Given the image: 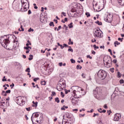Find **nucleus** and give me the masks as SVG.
I'll return each mask as SVG.
<instances>
[{
  "label": "nucleus",
  "instance_id": "f257e3e1",
  "mask_svg": "<svg viewBox=\"0 0 124 124\" xmlns=\"http://www.w3.org/2000/svg\"><path fill=\"white\" fill-rule=\"evenodd\" d=\"M14 37H16L14 35H6L4 36V39H2V41H1L0 43L1 45L4 48H5L7 50H11L9 47H7V46L10 42L11 41V38H14Z\"/></svg>",
  "mask_w": 124,
  "mask_h": 124
},
{
  "label": "nucleus",
  "instance_id": "f03ea898",
  "mask_svg": "<svg viewBox=\"0 0 124 124\" xmlns=\"http://www.w3.org/2000/svg\"><path fill=\"white\" fill-rule=\"evenodd\" d=\"M72 90H73L74 97H75V98H80L81 97V92H83V89L78 86H73Z\"/></svg>",
  "mask_w": 124,
  "mask_h": 124
},
{
  "label": "nucleus",
  "instance_id": "7ed1b4c3",
  "mask_svg": "<svg viewBox=\"0 0 124 124\" xmlns=\"http://www.w3.org/2000/svg\"><path fill=\"white\" fill-rule=\"evenodd\" d=\"M66 87V84L65 83V80H63V78H61L58 84L57 89L60 92L62 91L63 89Z\"/></svg>",
  "mask_w": 124,
  "mask_h": 124
},
{
  "label": "nucleus",
  "instance_id": "20e7f679",
  "mask_svg": "<svg viewBox=\"0 0 124 124\" xmlns=\"http://www.w3.org/2000/svg\"><path fill=\"white\" fill-rule=\"evenodd\" d=\"M22 3V7L20 9V11H28L29 8H30V2L28 0H26V1H21Z\"/></svg>",
  "mask_w": 124,
  "mask_h": 124
},
{
  "label": "nucleus",
  "instance_id": "39448f33",
  "mask_svg": "<svg viewBox=\"0 0 124 124\" xmlns=\"http://www.w3.org/2000/svg\"><path fill=\"white\" fill-rule=\"evenodd\" d=\"M93 35L94 37L102 38V37H103V33L102 32V31L100 30V29L97 28L93 32Z\"/></svg>",
  "mask_w": 124,
  "mask_h": 124
},
{
  "label": "nucleus",
  "instance_id": "423d86ee",
  "mask_svg": "<svg viewBox=\"0 0 124 124\" xmlns=\"http://www.w3.org/2000/svg\"><path fill=\"white\" fill-rule=\"evenodd\" d=\"M97 76L99 78L102 79V80H104L105 78H106L107 74L105 71L103 70H100L97 73Z\"/></svg>",
  "mask_w": 124,
  "mask_h": 124
},
{
  "label": "nucleus",
  "instance_id": "0eeeda50",
  "mask_svg": "<svg viewBox=\"0 0 124 124\" xmlns=\"http://www.w3.org/2000/svg\"><path fill=\"white\" fill-rule=\"evenodd\" d=\"M104 62L106 63L107 67H111L112 66V58L111 57H105L104 58Z\"/></svg>",
  "mask_w": 124,
  "mask_h": 124
},
{
  "label": "nucleus",
  "instance_id": "6e6552de",
  "mask_svg": "<svg viewBox=\"0 0 124 124\" xmlns=\"http://www.w3.org/2000/svg\"><path fill=\"white\" fill-rule=\"evenodd\" d=\"M93 7L94 10L96 11L97 12L101 11V5H100V2L95 3V1H93Z\"/></svg>",
  "mask_w": 124,
  "mask_h": 124
},
{
  "label": "nucleus",
  "instance_id": "1a4fd4ad",
  "mask_svg": "<svg viewBox=\"0 0 124 124\" xmlns=\"http://www.w3.org/2000/svg\"><path fill=\"white\" fill-rule=\"evenodd\" d=\"M104 20L106 22H108V23H111L113 20V15L107 13L104 16Z\"/></svg>",
  "mask_w": 124,
  "mask_h": 124
},
{
  "label": "nucleus",
  "instance_id": "9d476101",
  "mask_svg": "<svg viewBox=\"0 0 124 124\" xmlns=\"http://www.w3.org/2000/svg\"><path fill=\"white\" fill-rule=\"evenodd\" d=\"M18 99H19L18 103H17V104H18V105H24L25 103H26V102L24 101V100L25 99V97L19 96Z\"/></svg>",
  "mask_w": 124,
  "mask_h": 124
},
{
  "label": "nucleus",
  "instance_id": "9b49d317",
  "mask_svg": "<svg viewBox=\"0 0 124 124\" xmlns=\"http://www.w3.org/2000/svg\"><path fill=\"white\" fill-rule=\"evenodd\" d=\"M122 119V114L121 113H116L114 115V121L115 122H119Z\"/></svg>",
  "mask_w": 124,
  "mask_h": 124
},
{
  "label": "nucleus",
  "instance_id": "f8f14e48",
  "mask_svg": "<svg viewBox=\"0 0 124 124\" xmlns=\"http://www.w3.org/2000/svg\"><path fill=\"white\" fill-rule=\"evenodd\" d=\"M39 116V114H38L37 113H34L32 114L31 117V120L33 124V120L34 121H36V118H38Z\"/></svg>",
  "mask_w": 124,
  "mask_h": 124
},
{
  "label": "nucleus",
  "instance_id": "ddd939ff",
  "mask_svg": "<svg viewBox=\"0 0 124 124\" xmlns=\"http://www.w3.org/2000/svg\"><path fill=\"white\" fill-rule=\"evenodd\" d=\"M99 93V91H98V88H96L94 91H93V94L94 95V96H97L98 95V94Z\"/></svg>",
  "mask_w": 124,
  "mask_h": 124
},
{
  "label": "nucleus",
  "instance_id": "4468645a",
  "mask_svg": "<svg viewBox=\"0 0 124 124\" xmlns=\"http://www.w3.org/2000/svg\"><path fill=\"white\" fill-rule=\"evenodd\" d=\"M78 103V100H77V98H73L72 100V103L74 105L76 104V103Z\"/></svg>",
  "mask_w": 124,
  "mask_h": 124
},
{
  "label": "nucleus",
  "instance_id": "2eb2a0df",
  "mask_svg": "<svg viewBox=\"0 0 124 124\" xmlns=\"http://www.w3.org/2000/svg\"><path fill=\"white\" fill-rule=\"evenodd\" d=\"M117 0L120 5H122V6L124 5V0Z\"/></svg>",
  "mask_w": 124,
  "mask_h": 124
},
{
  "label": "nucleus",
  "instance_id": "dca6fc26",
  "mask_svg": "<svg viewBox=\"0 0 124 124\" xmlns=\"http://www.w3.org/2000/svg\"><path fill=\"white\" fill-rule=\"evenodd\" d=\"M39 120H36L37 123L40 124V123H42V121H43V118L42 117H40Z\"/></svg>",
  "mask_w": 124,
  "mask_h": 124
},
{
  "label": "nucleus",
  "instance_id": "f3484780",
  "mask_svg": "<svg viewBox=\"0 0 124 124\" xmlns=\"http://www.w3.org/2000/svg\"><path fill=\"white\" fill-rule=\"evenodd\" d=\"M1 94L2 95H3V96H7V94L6 93V92H5V91H2Z\"/></svg>",
  "mask_w": 124,
  "mask_h": 124
},
{
  "label": "nucleus",
  "instance_id": "a211bd4d",
  "mask_svg": "<svg viewBox=\"0 0 124 124\" xmlns=\"http://www.w3.org/2000/svg\"><path fill=\"white\" fill-rule=\"evenodd\" d=\"M95 24H97V25H99V26H101L102 25V22L97 20L95 21Z\"/></svg>",
  "mask_w": 124,
  "mask_h": 124
},
{
  "label": "nucleus",
  "instance_id": "6ab92c4d",
  "mask_svg": "<svg viewBox=\"0 0 124 124\" xmlns=\"http://www.w3.org/2000/svg\"><path fill=\"white\" fill-rule=\"evenodd\" d=\"M30 58H28L29 61H31L33 59V55L31 54L29 56Z\"/></svg>",
  "mask_w": 124,
  "mask_h": 124
},
{
  "label": "nucleus",
  "instance_id": "aec40b11",
  "mask_svg": "<svg viewBox=\"0 0 124 124\" xmlns=\"http://www.w3.org/2000/svg\"><path fill=\"white\" fill-rule=\"evenodd\" d=\"M114 44L115 47H117V45H120V44H121V43H119L118 41H115L114 43Z\"/></svg>",
  "mask_w": 124,
  "mask_h": 124
},
{
  "label": "nucleus",
  "instance_id": "412c9836",
  "mask_svg": "<svg viewBox=\"0 0 124 124\" xmlns=\"http://www.w3.org/2000/svg\"><path fill=\"white\" fill-rule=\"evenodd\" d=\"M41 84L42 86H45L46 85V81H45V80L41 81Z\"/></svg>",
  "mask_w": 124,
  "mask_h": 124
},
{
  "label": "nucleus",
  "instance_id": "4be33fe9",
  "mask_svg": "<svg viewBox=\"0 0 124 124\" xmlns=\"http://www.w3.org/2000/svg\"><path fill=\"white\" fill-rule=\"evenodd\" d=\"M55 102H57V103H60V99H59V97L55 98Z\"/></svg>",
  "mask_w": 124,
  "mask_h": 124
},
{
  "label": "nucleus",
  "instance_id": "5701e85b",
  "mask_svg": "<svg viewBox=\"0 0 124 124\" xmlns=\"http://www.w3.org/2000/svg\"><path fill=\"white\" fill-rule=\"evenodd\" d=\"M73 23L72 22H71L70 24L68 25V27L70 29H72L73 28Z\"/></svg>",
  "mask_w": 124,
  "mask_h": 124
},
{
  "label": "nucleus",
  "instance_id": "b1692460",
  "mask_svg": "<svg viewBox=\"0 0 124 124\" xmlns=\"http://www.w3.org/2000/svg\"><path fill=\"white\" fill-rule=\"evenodd\" d=\"M85 15L87 16V18H89V17H91V14L89 12L85 13Z\"/></svg>",
  "mask_w": 124,
  "mask_h": 124
},
{
  "label": "nucleus",
  "instance_id": "393cba45",
  "mask_svg": "<svg viewBox=\"0 0 124 124\" xmlns=\"http://www.w3.org/2000/svg\"><path fill=\"white\" fill-rule=\"evenodd\" d=\"M117 77L118 78H121V77H122V74H121L120 72H117Z\"/></svg>",
  "mask_w": 124,
  "mask_h": 124
},
{
  "label": "nucleus",
  "instance_id": "a878e982",
  "mask_svg": "<svg viewBox=\"0 0 124 124\" xmlns=\"http://www.w3.org/2000/svg\"><path fill=\"white\" fill-rule=\"evenodd\" d=\"M57 44L58 46H60L61 47V49H63V48H64V46H62V45H61V44H60L59 43H58Z\"/></svg>",
  "mask_w": 124,
  "mask_h": 124
},
{
  "label": "nucleus",
  "instance_id": "bb28decb",
  "mask_svg": "<svg viewBox=\"0 0 124 124\" xmlns=\"http://www.w3.org/2000/svg\"><path fill=\"white\" fill-rule=\"evenodd\" d=\"M93 47L94 50H96V49H99V46H96V45H94L93 46Z\"/></svg>",
  "mask_w": 124,
  "mask_h": 124
},
{
  "label": "nucleus",
  "instance_id": "cd10ccee",
  "mask_svg": "<svg viewBox=\"0 0 124 124\" xmlns=\"http://www.w3.org/2000/svg\"><path fill=\"white\" fill-rule=\"evenodd\" d=\"M49 26L50 27H55V25L54 24V22H50V23H49Z\"/></svg>",
  "mask_w": 124,
  "mask_h": 124
},
{
  "label": "nucleus",
  "instance_id": "c85d7f7f",
  "mask_svg": "<svg viewBox=\"0 0 124 124\" xmlns=\"http://www.w3.org/2000/svg\"><path fill=\"white\" fill-rule=\"evenodd\" d=\"M97 111L100 113H106V110H103L102 111H99V109H97Z\"/></svg>",
  "mask_w": 124,
  "mask_h": 124
},
{
  "label": "nucleus",
  "instance_id": "c756f323",
  "mask_svg": "<svg viewBox=\"0 0 124 124\" xmlns=\"http://www.w3.org/2000/svg\"><path fill=\"white\" fill-rule=\"evenodd\" d=\"M20 29H21V30H20V29H19V31H24V28H23V26H21Z\"/></svg>",
  "mask_w": 124,
  "mask_h": 124
},
{
  "label": "nucleus",
  "instance_id": "7c9ffc66",
  "mask_svg": "<svg viewBox=\"0 0 124 124\" xmlns=\"http://www.w3.org/2000/svg\"><path fill=\"white\" fill-rule=\"evenodd\" d=\"M28 43L26 44V46H29V45H31V42H30V41H27Z\"/></svg>",
  "mask_w": 124,
  "mask_h": 124
},
{
  "label": "nucleus",
  "instance_id": "2f4dec72",
  "mask_svg": "<svg viewBox=\"0 0 124 124\" xmlns=\"http://www.w3.org/2000/svg\"><path fill=\"white\" fill-rule=\"evenodd\" d=\"M56 96V92H52L51 96Z\"/></svg>",
  "mask_w": 124,
  "mask_h": 124
},
{
  "label": "nucleus",
  "instance_id": "473e14b6",
  "mask_svg": "<svg viewBox=\"0 0 124 124\" xmlns=\"http://www.w3.org/2000/svg\"><path fill=\"white\" fill-rule=\"evenodd\" d=\"M34 31L33 29H31V28H30L28 30L29 32H31V31Z\"/></svg>",
  "mask_w": 124,
  "mask_h": 124
},
{
  "label": "nucleus",
  "instance_id": "72a5a7b5",
  "mask_svg": "<svg viewBox=\"0 0 124 124\" xmlns=\"http://www.w3.org/2000/svg\"><path fill=\"white\" fill-rule=\"evenodd\" d=\"M70 61L72 63H75V61L73 59H71Z\"/></svg>",
  "mask_w": 124,
  "mask_h": 124
},
{
  "label": "nucleus",
  "instance_id": "f704fd0d",
  "mask_svg": "<svg viewBox=\"0 0 124 124\" xmlns=\"http://www.w3.org/2000/svg\"><path fill=\"white\" fill-rule=\"evenodd\" d=\"M26 72H31L30 68H27L26 70H25Z\"/></svg>",
  "mask_w": 124,
  "mask_h": 124
},
{
  "label": "nucleus",
  "instance_id": "c9c22d12",
  "mask_svg": "<svg viewBox=\"0 0 124 124\" xmlns=\"http://www.w3.org/2000/svg\"><path fill=\"white\" fill-rule=\"evenodd\" d=\"M68 51V52H72V53H73V49L72 48H69Z\"/></svg>",
  "mask_w": 124,
  "mask_h": 124
},
{
  "label": "nucleus",
  "instance_id": "e433bc0d",
  "mask_svg": "<svg viewBox=\"0 0 124 124\" xmlns=\"http://www.w3.org/2000/svg\"><path fill=\"white\" fill-rule=\"evenodd\" d=\"M114 68H110V69H109V71H110L111 72H112V73H113V72H114Z\"/></svg>",
  "mask_w": 124,
  "mask_h": 124
},
{
  "label": "nucleus",
  "instance_id": "4c0bfd02",
  "mask_svg": "<svg viewBox=\"0 0 124 124\" xmlns=\"http://www.w3.org/2000/svg\"><path fill=\"white\" fill-rule=\"evenodd\" d=\"M96 42V39H95V38L92 39V42H93V43Z\"/></svg>",
  "mask_w": 124,
  "mask_h": 124
},
{
  "label": "nucleus",
  "instance_id": "58836bf2",
  "mask_svg": "<svg viewBox=\"0 0 124 124\" xmlns=\"http://www.w3.org/2000/svg\"><path fill=\"white\" fill-rule=\"evenodd\" d=\"M120 84H124V79H121V80H120Z\"/></svg>",
  "mask_w": 124,
  "mask_h": 124
},
{
  "label": "nucleus",
  "instance_id": "ea45409f",
  "mask_svg": "<svg viewBox=\"0 0 124 124\" xmlns=\"http://www.w3.org/2000/svg\"><path fill=\"white\" fill-rule=\"evenodd\" d=\"M87 59H90V60H92L93 59V57L90 56V55H87Z\"/></svg>",
  "mask_w": 124,
  "mask_h": 124
},
{
  "label": "nucleus",
  "instance_id": "a19ab883",
  "mask_svg": "<svg viewBox=\"0 0 124 124\" xmlns=\"http://www.w3.org/2000/svg\"><path fill=\"white\" fill-rule=\"evenodd\" d=\"M11 93V91L10 90L6 91V93Z\"/></svg>",
  "mask_w": 124,
  "mask_h": 124
},
{
  "label": "nucleus",
  "instance_id": "79ce46f5",
  "mask_svg": "<svg viewBox=\"0 0 124 124\" xmlns=\"http://www.w3.org/2000/svg\"><path fill=\"white\" fill-rule=\"evenodd\" d=\"M67 118L68 119H70V121H72V120H73V119L71 118V117H70V116H67Z\"/></svg>",
  "mask_w": 124,
  "mask_h": 124
},
{
  "label": "nucleus",
  "instance_id": "37998d69",
  "mask_svg": "<svg viewBox=\"0 0 124 124\" xmlns=\"http://www.w3.org/2000/svg\"><path fill=\"white\" fill-rule=\"evenodd\" d=\"M107 113H108V116H110V115H111V111L108 110L107 111Z\"/></svg>",
  "mask_w": 124,
  "mask_h": 124
},
{
  "label": "nucleus",
  "instance_id": "c03bdc74",
  "mask_svg": "<svg viewBox=\"0 0 124 124\" xmlns=\"http://www.w3.org/2000/svg\"><path fill=\"white\" fill-rule=\"evenodd\" d=\"M6 107H9V102L8 101L6 102Z\"/></svg>",
  "mask_w": 124,
  "mask_h": 124
},
{
  "label": "nucleus",
  "instance_id": "a18cd8bd",
  "mask_svg": "<svg viewBox=\"0 0 124 124\" xmlns=\"http://www.w3.org/2000/svg\"><path fill=\"white\" fill-rule=\"evenodd\" d=\"M16 100L17 101V103H18L19 101H20V99H19V96L16 97Z\"/></svg>",
  "mask_w": 124,
  "mask_h": 124
},
{
  "label": "nucleus",
  "instance_id": "49530a36",
  "mask_svg": "<svg viewBox=\"0 0 124 124\" xmlns=\"http://www.w3.org/2000/svg\"><path fill=\"white\" fill-rule=\"evenodd\" d=\"M61 110H65V106H63V107L61 108Z\"/></svg>",
  "mask_w": 124,
  "mask_h": 124
},
{
  "label": "nucleus",
  "instance_id": "de8ad7c7",
  "mask_svg": "<svg viewBox=\"0 0 124 124\" xmlns=\"http://www.w3.org/2000/svg\"><path fill=\"white\" fill-rule=\"evenodd\" d=\"M60 29H62V26H59V27H58V28L57 29V31H60Z\"/></svg>",
  "mask_w": 124,
  "mask_h": 124
},
{
  "label": "nucleus",
  "instance_id": "09e8293b",
  "mask_svg": "<svg viewBox=\"0 0 124 124\" xmlns=\"http://www.w3.org/2000/svg\"><path fill=\"white\" fill-rule=\"evenodd\" d=\"M39 78H35L33 79V81L34 82H36V81H37V80H39Z\"/></svg>",
  "mask_w": 124,
  "mask_h": 124
},
{
  "label": "nucleus",
  "instance_id": "8fccbe9b",
  "mask_svg": "<svg viewBox=\"0 0 124 124\" xmlns=\"http://www.w3.org/2000/svg\"><path fill=\"white\" fill-rule=\"evenodd\" d=\"M120 94H121V95H122L123 96H124V92H120Z\"/></svg>",
  "mask_w": 124,
  "mask_h": 124
},
{
  "label": "nucleus",
  "instance_id": "3c124183",
  "mask_svg": "<svg viewBox=\"0 0 124 124\" xmlns=\"http://www.w3.org/2000/svg\"><path fill=\"white\" fill-rule=\"evenodd\" d=\"M11 87V89H13V87H14V83H12L11 85H10Z\"/></svg>",
  "mask_w": 124,
  "mask_h": 124
},
{
  "label": "nucleus",
  "instance_id": "603ef678",
  "mask_svg": "<svg viewBox=\"0 0 124 124\" xmlns=\"http://www.w3.org/2000/svg\"><path fill=\"white\" fill-rule=\"evenodd\" d=\"M64 92H65V94H67V93H68V91H67V90L64 89Z\"/></svg>",
  "mask_w": 124,
  "mask_h": 124
},
{
  "label": "nucleus",
  "instance_id": "864d4df0",
  "mask_svg": "<svg viewBox=\"0 0 124 124\" xmlns=\"http://www.w3.org/2000/svg\"><path fill=\"white\" fill-rule=\"evenodd\" d=\"M61 94L62 96V97H64V94H63V93H62V92H61Z\"/></svg>",
  "mask_w": 124,
  "mask_h": 124
},
{
  "label": "nucleus",
  "instance_id": "5fc2aeb1",
  "mask_svg": "<svg viewBox=\"0 0 124 124\" xmlns=\"http://www.w3.org/2000/svg\"><path fill=\"white\" fill-rule=\"evenodd\" d=\"M99 114L98 113H94L93 117H95L96 116H99Z\"/></svg>",
  "mask_w": 124,
  "mask_h": 124
},
{
  "label": "nucleus",
  "instance_id": "6e6d98bb",
  "mask_svg": "<svg viewBox=\"0 0 124 124\" xmlns=\"http://www.w3.org/2000/svg\"><path fill=\"white\" fill-rule=\"evenodd\" d=\"M123 39H124V38H118V40L121 41V42L123 41Z\"/></svg>",
  "mask_w": 124,
  "mask_h": 124
},
{
  "label": "nucleus",
  "instance_id": "4d7b16f0",
  "mask_svg": "<svg viewBox=\"0 0 124 124\" xmlns=\"http://www.w3.org/2000/svg\"><path fill=\"white\" fill-rule=\"evenodd\" d=\"M26 109L27 111H30L31 110V108H26Z\"/></svg>",
  "mask_w": 124,
  "mask_h": 124
},
{
  "label": "nucleus",
  "instance_id": "13d9d810",
  "mask_svg": "<svg viewBox=\"0 0 124 124\" xmlns=\"http://www.w3.org/2000/svg\"><path fill=\"white\" fill-rule=\"evenodd\" d=\"M113 63H117V60L114 59V60L113 61Z\"/></svg>",
  "mask_w": 124,
  "mask_h": 124
},
{
  "label": "nucleus",
  "instance_id": "bf43d9fd",
  "mask_svg": "<svg viewBox=\"0 0 124 124\" xmlns=\"http://www.w3.org/2000/svg\"><path fill=\"white\" fill-rule=\"evenodd\" d=\"M62 15H63V16H64V17H65V16H66L65 13H64L63 12L62 13Z\"/></svg>",
  "mask_w": 124,
  "mask_h": 124
},
{
  "label": "nucleus",
  "instance_id": "052dcab7",
  "mask_svg": "<svg viewBox=\"0 0 124 124\" xmlns=\"http://www.w3.org/2000/svg\"><path fill=\"white\" fill-rule=\"evenodd\" d=\"M59 65L60 66H62V62H59Z\"/></svg>",
  "mask_w": 124,
  "mask_h": 124
},
{
  "label": "nucleus",
  "instance_id": "680f3d73",
  "mask_svg": "<svg viewBox=\"0 0 124 124\" xmlns=\"http://www.w3.org/2000/svg\"><path fill=\"white\" fill-rule=\"evenodd\" d=\"M2 82H4V81L6 82V81H7V79H6V78H5V79L3 78L2 79Z\"/></svg>",
  "mask_w": 124,
  "mask_h": 124
},
{
  "label": "nucleus",
  "instance_id": "e2e57ef3",
  "mask_svg": "<svg viewBox=\"0 0 124 124\" xmlns=\"http://www.w3.org/2000/svg\"><path fill=\"white\" fill-rule=\"evenodd\" d=\"M92 54H93V55H95V51L92 50Z\"/></svg>",
  "mask_w": 124,
  "mask_h": 124
},
{
  "label": "nucleus",
  "instance_id": "0e129e2a",
  "mask_svg": "<svg viewBox=\"0 0 124 124\" xmlns=\"http://www.w3.org/2000/svg\"><path fill=\"white\" fill-rule=\"evenodd\" d=\"M28 14L29 15H30V14H31V10H29L28 11Z\"/></svg>",
  "mask_w": 124,
  "mask_h": 124
},
{
  "label": "nucleus",
  "instance_id": "69168bd1",
  "mask_svg": "<svg viewBox=\"0 0 124 124\" xmlns=\"http://www.w3.org/2000/svg\"><path fill=\"white\" fill-rule=\"evenodd\" d=\"M80 68V65H78L77 66V69H79Z\"/></svg>",
  "mask_w": 124,
  "mask_h": 124
},
{
  "label": "nucleus",
  "instance_id": "338daca9",
  "mask_svg": "<svg viewBox=\"0 0 124 124\" xmlns=\"http://www.w3.org/2000/svg\"><path fill=\"white\" fill-rule=\"evenodd\" d=\"M104 107L105 109H107V108H108V107H107V105H105L104 106Z\"/></svg>",
  "mask_w": 124,
  "mask_h": 124
},
{
  "label": "nucleus",
  "instance_id": "774afa93",
  "mask_svg": "<svg viewBox=\"0 0 124 124\" xmlns=\"http://www.w3.org/2000/svg\"><path fill=\"white\" fill-rule=\"evenodd\" d=\"M38 103L37 102H35V104H35V107H37V104H38Z\"/></svg>",
  "mask_w": 124,
  "mask_h": 124
}]
</instances>
